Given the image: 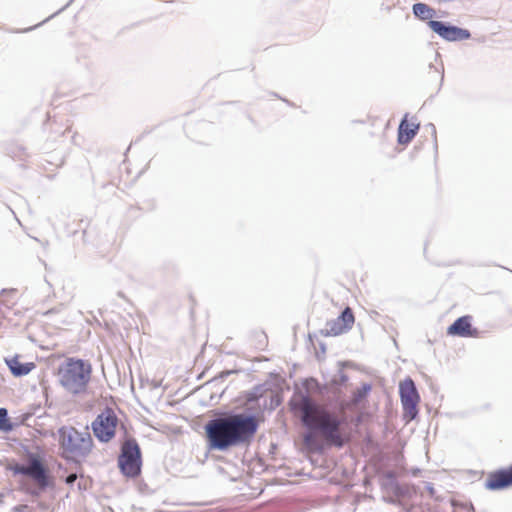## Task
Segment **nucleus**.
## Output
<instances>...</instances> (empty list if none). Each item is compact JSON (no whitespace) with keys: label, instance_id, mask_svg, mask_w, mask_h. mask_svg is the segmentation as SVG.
Here are the masks:
<instances>
[{"label":"nucleus","instance_id":"nucleus-1","mask_svg":"<svg viewBox=\"0 0 512 512\" xmlns=\"http://www.w3.org/2000/svg\"><path fill=\"white\" fill-rule=\"evenodd\" d=\"M292 410L307 429L303 444L308 452H322L325 444L341 448L349 442L350 435L342 432L340 418L311 397L302 396L292 404Z\"/></svg>","mask_w":512,"mask_h":512},{"label":"nucleus","instance_id":"nucleus-2","mask_svg":"<svg viewBox=\"0 0 512 512\" xmlns=\"http://www.w3.org/2000/svg\"><path fill=\"white\" fill-rule=\"evenodd\" d=\"M258 422L253 416L234 414L211 420L206 425L207 437L212 447L223 450L249 442L255 435Z\"/></svg>","mask_w":512,"mask_h":512},{"label":"nucleus","instance_id":"nucleus-3","mask_svg":"<svg viewBox=\"0 0 512 512\" xmlns=\"http://www.w3.org/2000/svg\"><path fill=\"white\" fill-rule=\"evenodd\" d=\"M91 374L92 366L88 361L73 357L66 359L57 371L59 384L73 395L87 391Z\"/></svg>","mask_w":512,"mask_h":512},{"label":"nucleus","instance_id":"nucleus-4","mask_svg":"<svg viewBox=\"0 0 512 512\" xmlns=\"http://www.w3.org/2000/svg\"><path fill=\"white\" fill-rule=\"evenodd\" d=\"M62 456L78 461L86 457L92 450L93 440L89 432H79L74 427H61L58 430Z\"/></svg>","mask_w":512,"mask_h":512},{"label":"nucleus","instance_id":"nucleus-5","mask_svg":"<svg viewBox=\"0 0 512 512\" xmlns=\"http://www.w3.org/2000/svg\"><path fill=\"white\" fill-rule=\"evenodd\" d=\"M8 469L13 475L21 474L30 477L41 489L51 485L48 470L37 456H31L28 465L14 463L10 464Z\"/></svg>","mask_w":512,"mask_h":512},{"label":"nucleus","instance_id":"nucleus-6","mask_svg":"<svg viewBox=\"0 0 512 512\" xmlns=\"http://www.w3.org/2000/svg\"><path fill=\"white\" fill-rule=\"evenodd\" d=\"M118 464L121 472L127 477H136L140 474L141 453L135 440H127L123 443Z\"/></svg>","mask_w":512,"mask_h":512},{"label":"nucleus","instance_id":"nucleus-7","mask_svg":"<svg viewBox=\"0 0 512 512\" xmlns=\"http://www.w3.org/2000/svg\"><path fill=\"white\" fill-rule=\"evenodd\" d=\"M118 418L113 410L106 409L92 423L94 435L102 442L110 441L116 431Z\"/></svg>","mask_w":512,"mask_h":512},{"label":"nucleus","instance_id":"nucleus-8","mask_svg":"<svg viewBox=\"0 0 512 512\" xmlns=\"http://www.w3.org/2000/svg\"><path fill=\"white\" fill-rule=\"evenodd\" d=\"M401 403L404 410V417L412 420L418 413L419 394L411 378H407L399 386Z\"/></svg>","mask_w":512,"mask_h":512},{"label":"nucleus","instance_id":"nucleus-9","mask_svg":"<svg viewBox=\"0 0 512 512\" xmlns=\"http://www.w3.org/2000/svg\"><path fill=\"white\" fill-rule=\"evenodd\" d=\"M429 28L447 41L464 40L470 37V33L455 26H449L441 21H429Z\"/></svg>","mask_w":512,"mask_h":512},{"label":"nucleus","instance_id":"nucleus-10","mask_svg":"<svg viewBox=\"0 0 512 512\" xmlns=\"http://www.w3.org/2000/svg\"><path fill=\"white\" fill-rule=\"evenodd\" d=\"M511 486L512 465L489 473L485 480V487L488 490H503Z\"/></svg>","mask_w":512,"mask_h":512},{"label":"nucleus","instance_id":"nucleus-11","mask_svg":"<svg viewBox=\"0 0 512 512\" xmlns=\"http://www.w3.org/2000/svg\"><path fill=\"white\" fill-rule=\"evenodd\" d=\"M355 321L354 314L350 307H346L341 315L326 324L327 333L337 336L349 331Z\"/></svg>","mask_w":512,"mask_h":512},{"label":"nucleus","instance_id":"nucleus-12","mask_svg":"<svg viewBox=\"0 0 512 512\" xmlns=\"http://www.w3.org/2000/svg\"><path fill=\"white\" fill-rule=\"evenodd\" d=\"M472 317L469 315L458 318L453 324L447 328V334L459 337H476L478 331L472 327Z\"/></svg>","mask_w":512,"mask_h":512},{"label":"nucleus","instance_id":"nucleus-13","mask_svg":"<svg viewBox=\"0 0 512 512\" xmlns=\"http://www.w3.org/2000/svg\"><path fill=\"white\" fill-rule=\"evenodd\" d=\"M419 129V124L413 119L409 120L408 115H405L400 122L398 128V142L406 145L414 138Z\"/></svg>","mask_w":512,"mask_h":512},{"label":"nucleus","instance_id":"nucleus-14","mask_svg":"<svg viewBox=\"0 0 512 512\" xmlns=\"http://www.w3.org/2000/svg\"><path fill=\"white\" fill-rule=\"evenodd\" d=\"M20 358V355H14L10 358H5L6 365L8 366L12 375L15 377L25 376L36 368V364L34 362L22 363Z\"/></svg>","mask_w":512,"mask_h":512},{"label":"nucleus","instance_id":"nucleus-15","mask_svg":"<svg viewBox=\"0 0 512 512\" xmlns=\"http://www.w3.org/2000/svg\"><path fill=\"white\" fill-rule=\"evenodd\" d=\"M413 13L414 15L422 21H433L432 19L436 15V12L433 8L428 6L425 3H416L413 5Z\"/></svg>","mask_w":512,"mask_h":512},{"label":"nucleus","instance_id":"nucleus-16","mask_svg":"<svg viewBox=\"0 0 512 512\" xmlns=\"http://www.w3.org/2000/svg\"><path fill=\"white\" fill-rule=\"evenodd\" d=\"M8 155L15 161L24 162L28 159L29 154L25 147L14 144L11 145L8 149Z\"/></svg>","mask_w":512,"mask_h":512},{"label":"nucleus","instance_id":"nucleus-17","mask_svg":"<svg viewBox=\"0 0 512 512\" xmlns=\"http://www.w3.org/2000/svg\"><path fill=\"white\" fill-rule=\"evenodd\" d=\"M371 390V386L369 384H363L361 387L357 388L352 395L351 401L349 405L356 406L360 404L369 394Z\"/></svg>","mask_w":512,"mask_h":512},{"label":"nucleus","instance_id":"nucleus-18","mask_svg":"<svg viewBox=\"0 0 512 512\" xmlns=\"http://www.w3.org/2000/svg\"><path fill=\"white\" fill-rule=\"evenodd\" d=\"M0 429L3 431H10L12 429V425L7 418V410L5 408H0Z\"/></svg>","mask_w":512,"mask_h":512},{"label":"nucleus","instance_id":"nucleus-19","mask_svg":"<svg viewBox=\"0 0 512 512\" xmlns=\"http://www.w3.org/2000/svg\"><path fill=\"white\" fill-rule=\"evenodd\" d=\"M77 479V475L76 474H70L67 478H66V483L67 484H72L74 483V481Z\"/></svg>","mask_w":512,"mask_h":512}]
</instances>
